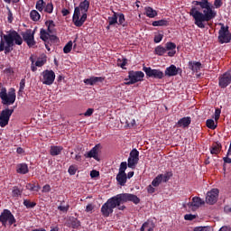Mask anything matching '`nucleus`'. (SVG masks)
<instances>
[{
  "mask_svg": "<svg viewBox=\"0 0 231 231\" xmlns=\"http://www.w3.org/2000/svg\"><path fill=\"white\" fill-rule=\"evenodd\" d=\"M162 40H163V34H161V33L155 35L154 39H153L155 44H158L159 42H162Z\"/></svg>",
  "mask_w": 231,
  "mask_h": 231,
  "instance_id": "obj_51",
  "label": "nucleus"
},
{
  "mask_svg": "<svg viewBox=\"0 0 231 231\" xmlns=\"http://www.w3.org/2000/svg\"><path fill=\"white\" fill-rule=\"evenodd\" d=\"M145 15L146 17H149L150 19H154L158 15V12L151 6H147L144 8Z\"/></svg>",
  "mask_w": 231,
  "mask_h": 231,
  "instance_id": "obj_27",
  "label": "nucleus"
},
{
  "mask_svg": "<svg viewBox=\"0 0 231 231\" xmlns=\"http://www.w3.org/2000/svg\"><path fill=\"white\" fill-rule=\"evenodd\" d=\"M79 8L84 14H88L89 10V0H84L83 2H80Z\"/></svg>",
  "mask_w": 231,
  "mask_h": 231,
  "instance_id": "obj_29",
  "label": "nucleus"
},
{
  "mask_svg": "<svg viewBox=\"0 0 231 231\" xmlns=\"http://www.w3.org/2000/svg\"><path fill=\"white\" fill-rule=\"evenodd\" d=\"M189 10V15L194 19V24L203 30L207 23L215 19L217 13L212 9V5L208 0L193 1Z\"/></svg>",
  "mask_w": 231,
  "mask_h": 231,
  "instance_id": "obj_1",
  "label": "nucleus"
},
{
  "mask_svg": "<svg viewBox=\"0 0 231 231\" xmlns=\"http://www.w3.org/2000/svg\"><path fill=\"white\" fill-rule=\"evenodd\" d=\"M42 77L41 80L45 86H51L55 82V72L51 69L43 70Z\"/></svg>",
  "mask_w": 231,
  "mask_h": 231,
  "instance_id": "obj_9",
  "label": "nucleus"
},
{
  "mask_svg": "<svg viewBox=\"0 0 231 231\" xmlns=\"http://www.w3.org/2000/svg\"><path fill=\"white\" fill-rule=\"evenodd\" d=\"M0 98L4 106H12L13 104H15V98H17L15 88H11L7 93L6 88L2 87L0 90Z\"/></svg>",
  "mask_w": 231,
  "mask_h": 231,
  "instance_id": "obj_4",
  "label": "nucleus"
},
{
  "mask_svg": "<svg viewBox=\"0 0 231 231\" xmlns=\"http://www.w3.org/2000/svg\"><path fill=\"white\" fill-rule=\"evenodd\" d=\"M116 15L118 19L117 24L119 26H125V24H124L125 23V15L122 13H116Z\"/></svg>",
  "mask_w": 231,
  "mask_h": 231,
  "instance_id": "obj_36",
  "label": "nucleus"
},
{
  "mask_svg": "<svg viewBox=\"0 0 231 231\" xmlns=\"http://www.w3.org/2000/svg\"><path fill=\"white\" fill-rule=\"evenodd\" d=\"M166 51H168V57H174L176 55V43L168 42L165 44Z\"/></svg>",
  "mask_w": 231,
  "mask_h": 231,
  "instance_id": "obj_18",
  "label": "nucleus"
},
{
  "mask_svg": "<svg viewBox=\"0 0 231 231\" xmlns=\"http://www.w3.org/2000/svg\"><path fill=\"white\" fill-rule=\"evenodd\" d=\"M103 80H105V78L102 77H91L89 79H84V84H86L87 86H95V84H97V82H102Z\"/></svg>",
  "mask_w": 231,
  "mask_h": 231,
  "instance_id": "obj_21",
  "label": "nucleus"
},
{
  "mask_svg": "<svg viewBox=\"0 0 231 231\" xmlns=\"http://www.w3.org/2000/svg\"><path fill=\"white\" fill-rule=\"evenodd\" d=\"M152 26H169V20L162 19L159 21H154L152 23Z\"/></svg>",
  "mask_w": 231,
  "mask_h": 231,
  "instance_id": "obj_34",
  "label": "nucleus"
},
{
  "mask_svg": "<svg viewBox=\"0 0 231 231\" xmlns=\"http://www.w3.org/2000/svg\"><path fill=\"white\" fill-rule=\"evenodd\" d=\"M8 23H13L14 21V14H12V11L9 10L8 16H7Z\"/></svg>",
  "mask_w": 231,
  "mask_h": 231,
  "instance_id": "obj_62",
  "label": "nucleus"
},
{
  "mask_svg": "<svg viewBox=\"0 0 231 231\" xmlns=\"http://www.w3.org/2000/svg\"><path fill=\"white\" fill-rule=\"evenodd\" d=\"M162 176V180L163 183H167L171 178H172L173 174L172 171H166L164 174H161Z\"/></svg>",
  "mask_w": 231,
  "mask_h": 231,
  "instance_id": "obj_39",
  "label": "nucleus"
},
{
  "mask_svg": "<svg viewBox=\"0 0 231 231\" xmlns=\"http://www.w3.org/2000/svg\"><path fill=\"white\" fill-rule=\"evenodd\" d=\"M30 171L28 170V164L26 163H20L16 167V172L18 174H28Z\"/></svg>",
  "mask_w": 231,
  "mask_h": 231,
  "instance_id": "obj_28",
  "label": "nucleus"
},
{
  "mask_svg": "<svg viewBox=\"0 0 231 231\" xmlns=\"http://www.w3.org/2000/svg\"><path fill=\"white\" fill-rule=\"evenodd\" d=\"M231 84V73L230 71H226L224 74L218 77V86L221 89H225L228 88Z\"/></svg>",
  "mask_w": 231,
  "mask_h": 231,
  "instance_id": "obj_13",
  "label": "nucleus"
},
{
  "mask_svg": "<svg viewBox=\"0 0 231 231\" xmlns=\"http://www.w3.org/2000/svg\"><path fill=\"white\" fill-rule=\"evenodd\" d=\"M182 72L181 68H177L176 65H171L166 68L164 75L165 77H176V75H181Z\"/></svg>",
  "mask_w": 231,
  "mask_h": 231,
  "instance_id": "obj_15",
  "label": "nucleus"
},
{
  "mask_svg": "<svg viewBox=\"0 0 231 231\" xmlns=\"http://www.w3.org/2000/svg\"><path fill=\"white\" fill-rule=\"evenodd\" d=\"M188 66L189 69H191V71H193V73H199V71H201V68H203L201 62L192 60L189 61Z\"/></svg>",
  "mask_w": 231,
  "mask_h": 231,
  "instance_id": "obj_19",
  "label": "nucleus"
},
{
  "mask_svg": "<svg viewBox=\"0 0 231 231\" xmlns=\"http://www.w3.org/2000/svg\"><path fill=\"white\" fill-rule=\"evenodd\" d=\"M23 205L24 207H26V208H33L34 207H36L37 203L32 202L29 199H24Z\"/></svg>",
  "mask_w": 231,
  "mask_h": 231,
  "instance_id": "obj_45",
  "label": "nucleus"
},
{
  "mask_svg": "<svg viewBox=\"0 0 231 231\" xmlns=\"http://www.w3.org/2000/svg\"><path fill=\"white\" fill-rule=\"evenodd\" d=\"M117 66L124 69L127 66V59L124 58L122 60H118Z\"/></svg>",
  "mask_w": 231,
  "mask_h": 231,
  "instance_id": "obj_50",
  "label": "nucleus"
},
{
  "mask_svg": "<svg viewBox=\"0 0 231 231\" xmlns=\"http://www.w3.org/2000/svg\"><path fill=\"white\" fill-rule=\"evenodd\" d=\"M87 20H88V13H82L81 17L79 16V18L76 19L73 23L75 26H77L78 28H80V26H82Z\"/></svg>",
  "mask_w": 231,
  "mask_h": 231,
  "instance_id": "obj_25",
  "label": "nucleus"
},
{
  "mask_svg": "<svg viewBox=\"0 0 231 231\" xmlns=\"http://www.w3.org/2000/svg\"><path fill=\"white\" fill-rule=\"evenodd\" d=\"M44 12H46L47 14H53V4H47L45 5Z\"/></svg>",
  "mask_w": 231,
  "mask_h": 231,
  "instance_id": "obj_47",
  "label": "nucleus"
},
{
  "mask_svg": "<svg viewBox=\"0 0 231 231\" xmlns=\"http://www.w3.org/2000/svg\"><path fill=\"white\" fill-rule=\"evenodd\" d=\"M143 77H145V74L141 70H130L128 72V79H132L135 84L136 82H142V80H143Z\"/></svg>",
  "mask_w": 231,
  "mask_h": 231,
  "instance_id": "obj_14",
  "label": "nucleus"
},
{
  "mask_svg": "<svg viewBox=\"0 0 231 231\" xmlns=\"http://www.w3.org/2000/svg\"><path fill=\"white\" fill-rule=\"evenodd\" d=\"M49 41H51L54 44H57V42H59V37H57L56 35L50 34Z\"/></svg>",
  "mask_w": 231,
  "mask_h": 231,
  "instance_id": "obj_54",
  "label": "nucleus"
},
{
  "mask_svg": "<svg viewBox=\"0 0 231 231\" xmlns=\"http://www.w3.org/2000/svg\"><path fill=\"white\" fill-rule=\"evenodd\" d=\"M206 125L208 129H216L217 127V125H216V123L214 122V119H208L206 121Z\"/></svg>",
  "mask_w": 231,
  "mask_h": 231,
  "instance_id": "obj_41",
  "label": "nucleus"
},
{
  "mask_svg": "<svg viewBox=\"0 0 231 231\" xmlns=\"http://www.w3.org/2000/svg\"><path fill=\"white\" fill-rule=\"evenodd\" d=\"M50 32H48L45 29H41L40 31V39L43 41L44 42H48L50 40Z\"/></svg>",
  "mask_w": 231,
  "mask_h": 231,
  "instance_id": "obj_31",
  "label": "nucleus"
},
{
  "mask_svg": "<svg viewBox=\"0 0 231 231\" xmlns=\"http://www.w3.org/2000/svg\"><path fill=\"white\" fill-rule=\"evenodd\" d=\"M219 199V189H212L210 191H208L206 196V203L208 205H216L217 199Z\"/></svg>",
  "mask_w": 231,
  "mask_h": 231,
  "instance_id": "obj_12",
  "label": "nucleus"
},
{
  "mask_svg": "<svg viewBox=\"0 0 231 231\" xmlns=\"http://www.w3.org/2000/svg\"><path fill=\"white\" fill-rule=\"evenodd\" d=\"M45 6H46V2L44 0H38L36 2V10H38V12H43Z\"/></svg>",
  "mask_w": 231,
  "mask_h": 231,
  "instance_id": "obj_35",
  "label": "nucleus"
},
{
  "mask_svg": "<svg viewBox=\"0 0 231 231\" xmlns=\"http://www.w3.org/2000/svg\"><path fill=\"white\" fill-rule=\"evenodd\" d=\"M30 60L32 62L31 69L33 72L37 71V68H42V66L44 64H46V60H36L35 66H34L33 65V62H34L33 57H30Z\"/></svg>",
  "mask_w": 231,
  "mask_h": 231,
  "instance_id": "obj_24",
  "label": "nucleus"
},
{
  "mask_svg": "<svg viewBox=\"0 0 231 231\" xmlns=\"http://www.w3.org/2000/svg\"><path fill=\"white\" fill-rule=\"evenodd\" d=\"M98 151H100V144H96L85 156L86 158H94L97 162H100Z\"/></svg>",
  "mask_w": 231,
  "mask_h": 231,
  "instance_id": "obj_17",
  "label": "nucleus"
},
{
  "mask_svg": "<svg viewBox=\"0 0 231 231\" xmlns=\"http://www.w3.org/2000/svg\"><path fill=\"white\" fill-rule=\"evenodd\" d=\"M194 231H212L210 226H197L194 228Z\"/></svg>",
  "mask_w": 231,
  "mask_h": 231,
  "instance_id": "obj_52",
  "label": "nucleus"
},
{
  "mask_svg": "<svg viewBox=\"0 0 231 231\" xmlns=\"http://www.w3.org/2000/svg\"><path fill=\"white\" fill-rule=\"evenodd\" d=\"M77 171H79V167L72 164L69 167L68 172L70 176H75V174H77Z\"/></svg>",
  "mask_w": 231,
  "mask_h": 231,
  "instance_id": "obj_42",
  "label": "nucleus"
},
{
  "mask_svg": "<svg viewBox=\"0 0 231 231\" xmlns=\"http://www.w3.org/2000/svg\"><path fill=\"white\" fill-rule=\"evenodd\" d=\"M100 176V171L93 170L90 171V178H98Z\"/></svg>",
  "mask_w": 231,
  "mask_h": 231,
  "instance_id": "obj_55",
  "label": "nucleus"
},
{
  "mask_svg": "<svg viewBox=\"0 0 231 231\" xmlns=\"http://www.w3.org/2000/svg\"><path fill=\"white\" fill-rule=\"evenodd\" d=\"M127 201H132L134 205H138L140 203V198L131 193H120L111 197L101 207L103 217H109L115 212V208H117V210H125L127 208L124 203H127Z\"/></svg>",
  "mask_w": 231,
  "mask_h": 231,
  "instance_id": "obj_2",
  "label": "nucleus"
},
{
  "mask_svg": "<svg viewBox=\"0 0 231 231\" xmlns=\"http://www.w3.org/2000/svg\"><path fill=\"white\" fill-rule=\"evenodd\" d=\"M70 225L72 228H79V226H80V221H79L77 218H72L70 220Z\"/></svg>",
  "mask_w": 231,
  "mask_h": 231,
  "instance_id": "obj_46",
  "label": "nucleus"
},
{
  "mask_svg": "<svg viewBox=\"0 0 231 231\" xmlns=\"http://www.w3.org/2000/svg\"><path fill=\"white\" fill-rule=\"evenodd\" d=\"M138 162H140V152L134 148L130 152V155L128 157L129 169H135L136 165H138Z\"/></svg>",
  "mask_w": 231,
  "mask_h": 231,
  "instance_id": "obj_11",
  "label": "nucleus"
},
{
  "mask_svg": "<svg viewBox=\"0 0 231 231\" xmlns=\"http://www.w3.org/2000/svg\"><path fill=\"white\" fill-rule=\"evenodd\" d=\"M0 223H2L4 226H6V225L12 226V225L17 223V220L15 219V217H14V214H12V211L4 209L0 215Z\"/></svg>",
  "mask_w": 231,
  "mask_h": 231,
  "instance_id": "obj_6",
  "label": "nucleus"
},
{
  "mask_svg": "<svg viewBox=\"0 0 231 231\" xmlns=\"http://www.w3.org/2000/svg\"><path fill=\"white\" fill-rule=\"evenodd\" d=\"M201 205H205V201L199 197H193L192 201L189 202L187 204V207H189V208H190L191 210H196V208H199Z\"/></svg>",
  "mask_w": 231,
  "mask_h": 231,
  "instance_id": "obj_16",
  "label": "nucleus"
},
{
  "mask_svg": "<svg viewBox=\"0 0 231 231\" xmlns=\"http://www.w3.org/2000/svg\"><path fill=\"white\" fill-rule=\"evenodd\" d=\"M51 190V186H50V184H46L42 187V192H50Z\"/></svg>",
  "mask_w": 231,
  "mask_h": 231,
  "instance_id": "obj_59",
  "label": "nucleus"
},
{
  "mask_svg": "<svg viewBox=\"0 0 231 231\" xmlns=\"http://www.w3.org/2000/svg\"><path fill=\"white\" fill-rule=\"evenodd\" d=\"M191 123L192 118H190V116L182 117L177 122V127H183L185 129L189 127Z\"/></svg>",
  "mask_w": 231,
  "mask_h": 231,
  "instance_id": "obj_20",
  "label": "nucleus"
},
{
  "mask_svg": "<svg viewBox=\"0 0 231 231\" xmlns=\"http://www.w3.org/2000/svg\"><path fill=\"white\" fill-rule=\"evenodd\" d=\"M14 115V108H5L0 113V127H6L8 122H10V117Z\"/></svg>",
  "mask_w": 231,
  "mask_h": 231,
  "instance_id": "obj_10",
  "label": "nucleus"
},
{
  "mask_svg": "<svg viewBox=\"0 0 231 231\" xmlns=\"http://www.w3.org/2000/svg\"><path fill=\"white\" fill-rule=\"evenodd\" d=\"M22 41H24L29 48H33L37 44L35 42V31L28 29L26 32H22Z\"/></svg>",
  "mask_w": 231,
  "mask_h": 231,
  "instance_id": "obj_8",
  "label": "nucleus"
},
{
  "mask_svg": "<svg viewBox=\"0 0 231 231\" xmlns=\"http://www.w3.org/2000/svg\"><path fill=\"white\" fill-rule=\"evenodd\" d=\"M143 71H144L148 79H157L159 80H162V79L165 77L163 71L156 69H152L151 67H143Z\"/></svg>",
  "mask_w": 231,
  "mask_h": 231,
  "instance_id": "obj_7",
  "label": "nucleus"
},
{
  "mask_svg": "<svg viewBox=\"0 0 231 231\" xmlns=\"http://www.w3.org/2000/svg\"><path fill=\"white\" fill-rule=\"evenodd\" d=\"M108 24L109 26H115V24H118L116 12H113V15L108 17Z\"/></svg>",
  "mask_w": 231,
  "mask_h": 231,
  "instance_id": "obj_33",
  "label": "nucleus"
},
{
  "mask_svg": "<svg viewBox=\"0 0 231 231\" xmlns=\"http://www.w3.org/2000/svg\"><path fill=\"white\" fill-rule=\"evenodd\" d=\"M73 48V42H69L63 48L64 53H69Z\"/></svg>",
  "mask_w": 231,
  "mask_h": 231,
  "instance_id": "obj_44",
  "label": "nucleus"
},
{
  "mask_svg": "<svg viewBox=\"0 0 231 231\" xmlns=\"http://www.w3.org/2000/svg\"><path fill=\"white\" fill-rule=\"evenodd\" d=\"M0 52L4 51L5 55L14 51V46L23 44V37L15 30H10L6 34L0 31Z\"/></svg>",
  "mask_w": 231,
  "mask_h": 231,
  "instance_id": "obj_3",
  "label": "nucleus"
},
{
  "mask_svg": "<svg viewBox=\"0 0 231 231\" xmlns=\"http://www.w3.org/2000/svg\"><path fill=\"white\" fill-rule=\"evenodd\" d=\"M93 113H95V109H93V108H88V109L84 113V116H91V115H93Z\"/></svg>",
  "mask_w": 231,
  "mask_h": 231,
  "instance_id": "obj_60",
  "label": "nucleus"
},
{
  "mask_svg": "<svg viewBox=\"0 0 231 231\" xmlns=\"http://www.w3.org/2000/svg\"><path fill=\"white\" fill-rule=\"evenodd\" d=\"M64 201L60 203V205L58 207V210L60 212H68L69 210V205L64 206L62 205Z\"/></svg>",
  "mask_w": 231,
  "mask_h": 231,
  "instance_id": "obj_49",
  "label": "nucleus"
},
{
  "mask_svg": "<svg viewBox=\"0 0 231 231\" xmlns=\"http://www.w3.org/2000/svg\"><path fill=\"white\" fill-rule=\"evenodd\" d=\"M93 208H95V207H93V204H88V205L86 207V212H92V211H93Z\"/></svg>",
  "mask_w": 231,
  "mask_h": 231,
  "instance_id": "obj_63",
  "label": "nucleus"
},
{
  "mask_svg": "<svg viewBox=\"0 0 231 231\" xmlns=\"http://www.w3.org/2000/svg\"><path fill=\"white\" fill-rule=\"evenodd\" d=\"M116 180L121 187H125L127 183V173H117Z\"/></svg>",
  "mask_w": 231,
  "mask_h": 231,
  "instance_id": "obj_23",
  "label": "nucleus"
},
{
  "mask_svg": "<svg viewBox=\"0 0 231 231\" xmlns=\"http://www.w3.org/2000/svg\"><path fill=\"white\" fill-rule=\"evenodd\" d=\"M80 9L79 8V6L75 7L74 9V14L72 17V21L74 22L76 19H78L79 17H80Z\"/></svg>",
  "mask_w": 231,
  "mask_h": 231,
  "instance_id": "obj_48",
  "label": "nucleus"
},
{
  "mask_svg": "<svg viewBox=\"0 0 231 231\" xmlns=\"http://www.w3.org/2000/svg\"><path fill=\"white\" fill-rule=\"evenodd\" d=\"M220 116H221V109L217 108L215 110V120H216V122H217V120H219Z\"/></svg>",
  "mask_w": 231,
  "mask_h": 231,
  "instance_id": "obj_57",
  "label": "nucleus"
},
{
  "mask_svg": "<svg viewBox=\"0 0 231 231\" xmlns=\"http://www.w3.org/2000/svg\"><path fill=\"white\" fill-rule=\"evenodd\" d=\"M62 151H64L62 146H51L50 154L51 156H59L62 154Z\"/></svg>",
  "mask_w": 231,
  "mask_h": 231,
  "instance_id": "obj_26",
  "label": "nucleus"
},
{
  "mask_svg": "<svg viewBox=\"0 0 231 231\" xmlns=\"http://www.w3.org/2000/svg\"><path fill=\"white\" fill-rule=\"evenodd\" d=\"M214 6L215 8H221L223 6V0H215Z\"/></svg>",
  "mask_w": 231,
  "mask_h": 231,
  "instance_id": "obj_56",
  "label": "nucleus"
},
{
  "mask_svg": "<svg viewBox=\"0 0 231 231\" xmlns=\"http://www.w3.org/2000/svg\"><path fill=\"white\" fill-rule=\"evenodd\" d=\"M184 219L186 221H193V219H196V215L187 214L184 216Z\"/></svg>",
  "mask_w": 231,
  "mask_h": 231,
  "instance_id": "obj_53",
  "label": "nucleus"
},
{
  "mask_svg": "<svg viewBox=\"0 0 231 231\" xmlns=\"http://www.w3.org/2000/svg\"><path fill=\"white\" fill-rule=\"evenodd\" d=\"M220 24V30L218 31V42L220 44H228L231 41V32L228 30V25L225 26L224 23H219Z\"/></svg>",
  "mask_w": 231,
  "mask_h": 231,
  "instance_id": "obj_5",
  "label": "nucleus"
},
{
  "mask_svg": "<svg viewBox=\"0 0 231 231\" xmlns=\"http://www.w3.org/2000/svg\"><path fill=\"white\" fill-rule=\"evenodd\" d=\"M162 175L159 174L157 177H155L153 179V180L152 181V187H160V183H162Z\"/></svg>",
  "mask_w": 231,
  "mask_h": 231,
  "instance_id": "obj_38",
  "label": "nucleus"
},
{
  "mask_svg": "<svg viewBox=\"0 0 231 231\" xmlns=\"http://www.w3.org/2000/svg\"><path fill=\"white\" fill-rule=\"evenodd\" d=\"M23 194V190H21L17 186L13 187L12 196L13 198H19Z\"/></svg>",
  "mask_w": 231,
  "mask_h": 231,
  "instance_id": "obj_40",
  "label": "nucleus"
},
{
  "mask_svg": "<svg viewBox=\"0 0 231 231\" xmlns=\"http://www.w3.org/2000/svg\"><path fill=\"white\" fill-rule=\"evenodd\" d=\"M45 25L47 26V32L51 34L55 32V22L53 20H49L45 22Z\"/></svg>",
  "mask_w": 231,
  "mask_h": 231,
  "instance_id": "obj_30",
  "label": "nucleus"
},
{
  "mask_svg": "<svg viewBox=\"0 0 231 231\" xmlns=\"http://www.w3.org/2000/svg\"><path fill=\"white\" fill-rule=\"evenodd\" d=\"M30 17L32 21L37 22L39 19H41V14L36 10H32L30 13Z\"/></svg>",
  "mask_w": 231,
  "mask_h": 231,
  "instance_id": "obj_37",
  "label": "nucleus"
},
{
  "mask_svg": "<svg viewBox=\"0 0 231 231\" xmlns=\"http://www.w3.org/2000/svg\"><path fill=\"white\" fill-rule=\"evenodd\" d=\"M219 231H231V228L230 226H224L219 229Z\"/></svg>",
  "mask_w": 231,
  "mask_h": 231,
  "instance_id": "obj_64",
  "label": "nucleus"
},
{
  "mask_svg": "<svg viewBox=\"0 0 231 231\" xmlns=\"http://www.w3.org/2000/svg\"><path fill=\"white\" fill-rule=\"evenodd\" d=\"M154 53L159 57H162V55H165V53H167V49L162 45H159L155 48Z\"/></svg>",
  "mask_w": 231,
  "mask_h": 231,
  "instance_id": "obj_32",
  "label": "nucleus"
},
{
  "mask_svg": "<svg viewBox=\"0 0 231 231\" xmlns=\"http://www.w3.org/2000/svg\"><path fill=\"white\" fill-rule=\"evenodd\" d=\"M127 167H129L128 163L125 162H122L121 164H120V167H119L118 173L125 174V171H127Z\"/></svg>",
  "mask_w": 231,
  "mask_h": 231,
  "instance_id": "obj_43",
  "label": "nucleus"
},
{
  "mask_svg": "<svg viewBox=\"0 0 231 231\" xmlns=\"http://www.w3.org/2000/svg\"><path fill=\"white\" fill-rule=\"evenodd\" d=\"M222 149L223 145L221 144V143L217 142L212 143V145L209 148V151L211 154H219Z\"/></svg>",
  "mask_w": 231,
  "mask_h": 231,
  "instance_id": "obj_22",
  "label": "nucleus"
},
{
  "mask_svg": "<svg viewBox=\"0 0 231 231\" xmlns=\"http://www.w3.org/2000/svg\"><path fill=\"white\" fill-rule=\"evenodd\" d=\"M25 86H26V79H21L19 91H23Z\"/></svg>",
  "mask_w": 231,
  "mask_h": 231,
  "instance_id": "obj_58",
  "label": "nucleus"
},
{
  "mask_svg": "<svg viewBox=\"0 0 231 231\" xmlns=\"http://www.w3.org/2000/svg\"><path fill=\"white\" fill-rule=\"evenodd\" d=\"M147 191L149 194H154V192H156V189H154V187H152V185H149L147 188Z\"/></svg>",
  "mask_w": 231,
  "mask_h": 231,
  "instance_id": "obj_61",
  "label": "nucleus"
}]
</instances>
